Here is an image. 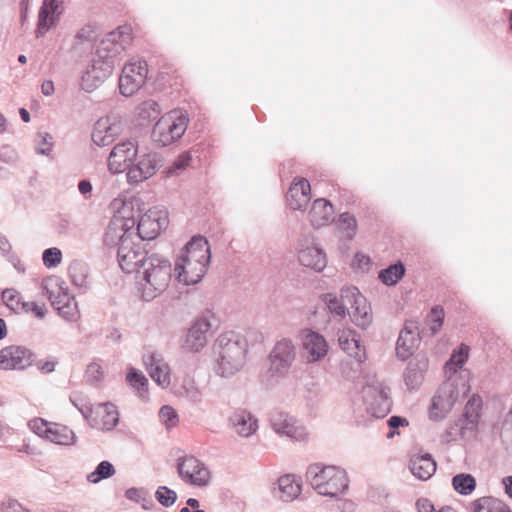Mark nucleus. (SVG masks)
I'll list each match as a JSON object with an SVG mask.
<instances>
[{
    "mask_svg": "<svg viewBox=\"0 0 512 512\" xmlns=\"http://www.w3.org/2000/svg\"><path fill=\"white\" fill-rule=\"evenodd\" d=\"M340 347L351 357L361 361V348L359 340L356 338L355 332H342L338 338Z\"/></svg>",
    "mask_w": 512,
    "mask_h": 512,
    "instance_id": "nucleus-40",
    "label": "nucleus"
},
{
    "mask_svg": "<svg viewBox=\"0 0 512 512\" xmlns=\"http://www.w3.org/2000/svg\"><path fill=\"white\" fill-rule=\"evenodd\" d=\"M43 263L47 268L58 266L62 261V252L56 247L44 250L42 255Z\"/></svg>",
    "mask_w": 512,
    "mask_h": 512,
    "instance_id": "nucleus-55",
    "label": "nucleus"
},
{
    "mask_svg": "<svg viewBox=\"0 0 512 512\" xmlns=\"http://www.w3.org/2000/svg\"><path fill=\"white\" fill-rule=\"evenodd\" d=\"M481 408L482 399L477 395H473L465 406L463 416L459 418V425H461L462 430L470 429L471 433L476 431L480 419Z\"/></svg>",
    "mask_w": 512,
    "mask_h": 512,
    "instance_id": "nucleus-34",
    "label": "nucleus"
},
{
    "mask_svg": "<svg viewBox=\"0 0 512 512\" xmlns=\"http://www.w3.org/2000/svg\"><path fill=\"white\" fill-rule=\"evenodd\" d=\"M60 14L58 0H43L38 14L36 37H42L46 31L54 27Z\"/></svg>",
    "mask_w": 512,
    "mask_h": 512,
    "instance_id": "nucleus-30",
    "label": "nucleus"
},
{
    "mask_svg": "<svg viewBox=\"0 0 512 512\" xmlns=\"http://www.w3.org/2000/svg\"><path fill=\"white\" fill-rule=\"evenodd\" d=\"M177 472L182 481L192 486L205 487L211 480L209 468L192 455L177 459Z\"/></svg>",
    "mask_w": 512,
    "mask_h": 512,
    "instance_id": "nucleus-10",
    "label": "nucleus"
},
{
    "mask_svg": "<svg viewBox=\"0 0 512 512\" xmlns=\"http://www.w3.org/2000/svg\"><path fill=\"white\" fill-rule=\"evenodd\" d=\"M128 207L122 210L110 220L104 235V243L108 247L122 246L132 241L135 234L136 220L127 217Z\"/></svg>",
    "mask_w": 512,
    "mask_h": 512,
    "instance_id": "nucleus-7",
    "label": "nucleus"
},
{
    "mask_svg": "<svg viewBox=\"0 0 512 512\" xmlns=\"http://www.w3.org/2000/svg\"><path fill=\"white\" fill-rule=\"evenodd\" d=\"M155 498L162 506L171 507L177 499V494L166 486H160L155 492Z\"/></svg>",
    "mask_w": 512,
    "mask_h": 512,
    "instance_id": "nucleus-51",
    "label": "nucleus"
},
{
    "mask_svg": "<svg viewBox=\"0 0 512 512\" xmlns=\"http://www.w3.org/2000/svg\"><path fill=\"white\" fill-rule=\"evenodd\" d=\"M57 311L58 314L68 322H76L80 318L78 304L75 299L64 306L58 307Z\"/></svg>",
    "mask_w": 512,
    "mask_h": 512,
    "instance_id": "nucleus-50",
    "label": "nucleus"
},
{
    "mask_svg": "<svg viewBox=\"0 0 512 512\" xmlns=\"http://www.w3.org/2000/svg\"><path fill=\"white\" fill-rule=\"evenodd\" d=\"M79 412L82 416L88 421L90 426L92 425L93 416L96 414V406L93 407L92 404L85 399L81 398V406L78 407Z\"/></svg>",
    "mask_w": 512,
    "mask_h": 512,
    "instance_id": "nucleus-59",
    "label": "nucleus"
},
{
    "mask_svg": "<svg viewBox=\"0 0 512 512\" xmlns=\"http://www.w3.org/2000/svg\"><path fill=\"white\" fill-rule=\"evenodd\" d=\"M118 262L121 269L126 273L140 274L149 256L147 251L140 243L135 244L133 241L118 247Z\"/></svg>",
    "mask_w": 512,
    "mask_h": 512,
    "instance_id": "nucleus-15",
    "label": "nucleus"
},
{
    "mask_svg": "<svg viewBox=\"0 0 512 512\" xmlns=\"http://www.w3.org/2000/svg\"><path fill=\"white\" fill-rule=\"evenodd\" d=\"M425 336H427L426 329H420L417 321H406L396 343L397 357L401 360L407 359L418 348L421 339Z\"/></svg>",
    "mask_w": 512,
    "mask_h": 512,
    "instance_id": "nucleus-14",
    "label": "nucleus"
},
{
    "mask_svg": "<svg viewBox=\"0 0 512 512\" xmlns=\"http://www.w3.org/2000/svg\"><path fill=\"white\" fill-rule=\"evenodd\" d=\"M147 74L146 61L132 60L127 63L119 77L120 93L126 97L133 95L145 83Z\"/></svg>",
    "mask_w": 512,
    "mask_h": 512,
    "instance_id": "nucleus-11",
    "label": "nucleus"
},
{
    "mask_svg": "<svg viewBox=\"0 0 512 512\" xmlns=\"http://www.w3.org/2000/svg\"><path fill=\"white\" fill-rule=\"evenodd\" d=\"M72 283L78 288H86L88 285V265L80 260H74L68 268Z\"/></svg>",
    "mask_w": 512,
    "mask_h": 512,
    "instance_id": "nucleus-39",
    "label": "nucleus"
},
{
    "mask_svg": "<svg viewBox=\"0 0 512 512\" xmlns=\"http://www.w3.org/2000/svg\"><path fill=\"white\" fill-rule=\"evenodd\" d=\"M332 204L324 198L316 199L309 211V221L316 228L327 225L333 219Z\"/></svg>",
    "mask_w": 512,
    "mask_h": 512,
    "instance_id": "nucleus-33",
    "label": "nucleus"
},
{
    "mask_svg": "<svg viewBox=\"0 0 512 512\" xmlns=\"http://www.w3.org/2000/svg\"><path fill=\"white\" fill-rule=\"evenodd\" d=\"M30 427L39 436L45 437L47 439L50 423H47L43 419H35L30 422Z\"/></svg>",
    "mask_w": 512,
    "mask_h": 512,
    "instance_id": "nucleus-62",
    "label": "nucleus"
},
{
    "mask_svg": "<svg viewBox=\"0 0 512 512\" xmlns=\"http://www.w3.org/2000/svg\"><path fill=\"white\" fill-rule=\"evenodd\" d=\"M115 472L116 471L112 463L104 460L97 465L96 469L93 472L88 474L87 480L90 483H98L103 479L110 478L115 474Z\"/></svg>",
    "mask_w": 512,
    "mask_h": 512,
    "instance_id": "nucleus-47",
    "label": "nucleus"
},
{
    "mask_svg": "<svg viewBox=\"0 0 512 512\" xmlns=\"http://www.w3.org/2000/svg\"><path fill=\"white\" fill-rule=\"evenodd\" d=\"M33 363V353L23 346H8L0 350V369L24 370Z\"/></svg>",
    "mask_w": 512,
    "mask_h": 512,
    "instance_id": "nucleus-19",
    "label": "nucleus"
},
{
    "mask_svg": "<svg viewBox=\"0 0 512 512\" xmlns=\"http://www.w3.org/2000/svg\"><path fill=\"white\" fill-rule=\"evenodd\" d=\"M298 260L303 266L317 272L322 271L327 265L325 252L313 241L310 242V239L306 236L298 242Z\"/></svg>",
    "mask_w": 512,
    "mask_h": 512,
    "instance_id": "nucleus-20",
    "label": "nucleus"
},
{
    "mask_svg": "<svg viewBox=\"0 0 512 512\" xmlns=\"http://www.w3.org/2000/svg\"><path fill=\"white\" fill-rule=\"evenodd\" d=\"M390 389L384 382L373 380L363 387L362 394L366 410L375 418H383L390 411Z\"/></svg>",
    "mask_w": 512,
    "mask_h": 512,
    "instance_id": "nucleus-9",
    "label": "nucleus"
},
{
    "mask_svg": "<svg viewBox=\"0 0 512 512\" xmlns=\"http://www.w3.org/2000/svg\"><path fill=\"white\" fill-rule=\"evenodd\" d=\"M464 376H449L438 388L429 410L430 418L442 420L451 411L461 396L469 392Z\"/></svg>",
    "mask_w": 512,
    "mask_h": 512,
    "instance_id": "nucleus-5",
    "label": "nucleus"
},
{
    "mask_svg": "<svg viewBox=\"0 0 512 512\" xmlns=\"http://www.w3.org/2000/svg\"><path fill=\"white\" fill-rule=\"evenodd\" d=\"M1 510L2 512H30L20 502L11 498L2 503Z\"/></svg>",
    "mask_w": 512,
    "mask_h": 512,
    "instance_id": "nucleus-60",
    "label": "nucleus"
},
{
    "mask_svg": "<svg viewBox=\"0 0 512 512\" xmlns=\"http://www.w3.org/2000/svg\"><path fill=\"white\" fill-rule=\"evenodd\" d=\"M167 224L166 211L157 208L149 209L137 221L134 237L141 238L142 240L154 239L167 227Z\"/></svg>",
    "mask_w": 512,
    "mask_h": 512,
    "instance_id": "nucleus-13",
    "label": "nucleus"
},
{
    "mask_svg": "<svg viewBox=\"0 0 512 512\" xmlns=\"http://www.w3.org/2000/svg\"><path fill=\"white\" fill-rule=\"evenodd\" d=\"M227 425L239 437L249 438L258 430V419L246 409H237L228 417Z\"/></svg>",
    "mask_w": 512,
    "mask_h": 512,
    "instance_id": "nucleus-23",
    "label": "nucleus"
},
{
    "mask_svg": "<svg viewBox=\"0 0 512 512\" xmlns=\"http://www.w3.org/2000/svg\"><path fill=\"white\" fill-rule=\"evenodd\" d=\"M408 420L406 418L400 417V416H392L388 420V426L390 427L391 431L387 434V438H392L395 435V429L399 428L400 426H407Z\"/></svg>",
    "mask_w": 512,
    "mask_h": 512,
    "instance_id": "nucleus-63",
    "label": "nucleus"
},
{
    "mask_svg": "<svg viewBox=\"0 0 512 512\" xmlns=\"http://www.w3.org/2000/svg\"><path fill=\"white\" fill-rule=\"evenodd\" d=\"M127 382L135 389L141 398H145L148 394V379L136 369L131 368L127 374Z\"/></svg>",
    "mask_w": 512,
    "mask_h": 512,
    "instance_id": "nucleus-46",
    "label": "nucleus"
},
{
    "mask_svg": "<svg viewBox=\"0 0 512 512\" xmlns=\"http://www.w3.org/2000/svg\"><path fill=\"white\" fill-rule=\"evenodd\" d=\"M143 362L150 377L162 388L170 385V367L160 353L152 352L144 355Z\"/></svg>",
    "mask_w": 512,
    "mask_h": 512,
    "instance_id": "nucleus-26",
    "label": "nucleus"
},
{
    "mask_svg": "<svg viewBox=\"0 0 512 512\" xmlns=\"http://www.w3.org/2000/svg\"><path fill=\"white\" fill-rule=\"evenodd\" d=\"M452 485L458 493L469 495L476 488V480L471 474L461 473L453 477Z\"/></svg>",
    "mask_w": 512,
    "mask_h": 512,
    "instance_id": "nucleus-45",
    "label": "nucleus"
},
{
    "mask_svg": "<svg viewBox=\"0 0 512 512\" xmlns=\"http://www.w3.org/2000/svg\"><path fill=\"white\" fill-rule=\"evenodd\" d=\"M122 125L115 119L105 117L99 119L92 131V141L95 145L104 147L112 144L122 133Z\"/></svg>",
    "mask_w": 512,
    "mask_h": 512,
    "instance_id": "nucleus-25",
    "label": "nucleus"
},
{
    "mask_svg": "<svg viewBox=\"0 0 512 512\" xmlns=\"http://www.w3.org/2000/svg\"><path fill=\"white\" fill-rule=\"evenodd\" d=\"M132 41L129 26H120L108 33L99 43L90 66L81 76V87L92 92L99 87L113 72L116 58L121 55Z\"/></svg>",
    "mask_w": 512,
    "mask_h": 512,
    "instance_id": "nucleus-1",
    "label": "nucleus"
},
{
    "mask_svg": "<svg viewBox=\"0 0 512 512\" xmlns=\"http://www.w3.org/2000/svg\"><path fill=\"white\" fill-rule=\"evenodd\" d=\"M301 493V484L294 475H284L278 479V488L275 489V496L284 502L295 500Z\"/></svg>",
    "mask_w": 512,
    "mask_h": 512,
    "instance_id": "nucleus-35",
    "label": "nucleus"
},
{
    "mask_svg": "<svg viewBox=\"0 0 512 512\" xmlns=\"http://www.w3.org/2000/svg\"><path fill=\"white\" fill-rule=\"evenodd\" d=\"M43 288L55 310L75 299L74 296L69 293L68 287L65 286V283L59 279L51 280L46 283Z\"/></svg>",
    "mask_w": 512,
    "mask_h": 512,
    "instance_id": "nucleus-32",
    "label": "nucleus"
},
{
    "mask_svg": "<svg viewBox=\"0 0 512 512\" xmlns=\"http://www.w3.org/2000/svg\"><path fill=\"white\" fill-rule=\"evenodd\" d=\"M473 512H511L508 505L494 497H482L472 503Z\"/></svg>",
    "mask_w": 512,
    "mask_h": 512,
    "instance_id": "nucleus-38",
    "label": "nucleus"
},
{
    "mask_svg": "<svg viewBox=\"0 0 512 512\" xmlns=\"http://www.w3.org/2000/svg\"><path fill=\"white\" fill-rule=\"evenodd\" d=\"M306 479L318 494L331 498H337L349 487L345 470L337 466L312 464L306 471Z\"/></svg>",
    "mask_w": 512,
    "mask_h": 512,
    "instance_id": "nucleus-4",
    "label": "nucleus"
},
{
    "mask_svg": "<svg viewBox=\"0 0 512 512\" xmlns=\"http://www.w3.org/2000/svg\"><path fill=\"white\" fill-rule=\"evenodd\" d=\"M87 374L95 381H100L103 377V371L100 365L91 363L87 368Z\"/></svg>",
    "mask_w": 512,
    "mask_h": 512,
    "instance_id": "nucleus-64",
    "label": "nucleus"
},
{
    "mask_svg": "<svg viewBox=\"0 0 512 512\" xmlns=\"http://www.w3.org/2000/svg\"><path fill=\"white\" fill-rule=\"evenodd\" d=\"M311 198V186L305 178H295L290 185L287 201L293 210H304Z\"/></svg>",
    "mask_w": 512,
    "mask_h": 512,
    "instance_id": "nucleus-29",
    "label": "nucleus"
},
{
    "mask_svg": "<svg viewBox=\"0 0 512 512\" xmlns=\"http://www.w3.org/2000/svg\"><path fill=\"white\" fill-rule=\"evenodd\" d=\"M302 347L307 362L314 363L320 361L327 355L328 344L325 338L311 329H305L301 332Z\"/></svg>",
    "mask_w": 512,
    "mask_h": 512,
    "instance_id": "nucleus-22",
    "label": "nucleus"
},
{
    "mask_svg": "<svg viewBox=\"0 0 512 512\" xmlns=\"http://www.w3.org/2000/svg\"><path fill=\"white\" fill-rule=\"evenodd\" d=\"M53 138L48 132H39L35 138V150L38 154L49 155L52 151Z\"/></svg>",
    "mask_w": 512,
    "mask_h": 512,
    "instance_id": "nucleus-49",
    "label": "nucleus"
},
{
    "mask_svg": "<svg viewBox=\"0 0 512 512\" xmlns=\"http://www.w3.org/2000/svg\"><path fill=\"white\" fill-rule=\"evenodd\" d=\"M1 299L5 305L14 312L20 311L22 303L20 294L14 289H5L1 294Z\"/></svg>",
    "mask_w": 512,
    "mask_h": 512,
    "instance_id": "nucleus-52",
    "label": "nucleus"
},
{
    "mask_svg": "<svg viewBox=\"0 0 512 512\" xmlns=\"http://www.w3.org/2000/svg\"><path fill=\"white\" fill-rule=\"evenodd\" d=\"M469 347L462 344L458 351H454L450 359L445 364L446 373H451L450 376H458L456 373L462 368L468 359ZM459 376H462L461 374Z\"/></svg>",
    "mask_w": 512,
    "mask_h": 512,
    "instance_id": "nucleus-41",
    "label": "nucleus"
},
{
    "mask_svg": "<svg viewBox=\"0 0 512 512\" xmlns=\"http://www.w3.org/2000/svg\"><path fill=\"white\" fill-rule=\"evenodd\" d=\"M339 225L346 231V235L349 239L353 238L356 234L357 221L350 213L345 212L340 214Z\"/></svg>",
    "mask_w": 512,
    "mask_h": 512,
    "instance_id": "nucleus-54",
    "label": "nucleus"
},
{
    "mask_svg": "<svg viewBox=\"0 0 512 512\" xmlns=\"http://www.w3.org/2000/svg\"><path fill=\"white\" fill-rule=\"evenodd\" d=\"M341 296L344 301L349 302L347 312L351 321L361 329H367L373 320L372 310L366 298L355 286H346L341 289Z\"/></svg>",
    "mask_w": 512,
    "mask_h": 512,
    "instance_id": "nucleus-8",
    "label": "nucleus"
},
{
    "mask_svg": "<svg viewBox=\"0 0 512 512\" xmlns=\"http://www.w3.org/2000/svg\"><path fill=\"white\" fill-rule=\"evenodd\" d=\"M160 418L167 427L174 426L178 421V416L171 406L165 405L160 409Z\"/></svg>",
    "mask_w": 512,
    "mask_h": 512,
    "instance_id": "nucleus-58",
    "label": "nucleus"
},
{
    "mask_svg": "<svg viewBox=\"0 0 512 512\" xmlns=\"http://www.w3.org/2000/svg\"><path fill=\"white\" fill-rule=\"evenodd\" d=\"M429 367V360L424 354L411 358L403 373V379L408 390L416 391L422 385Z\"/></svg>",
    "mask_w": 512,
    "mask_h": 512,
    "instance_id": "nucleus-24",
    "label": "nucleus"
},
{
    "mask_svg": "<svg viewBox=\"0 0 512 512\" xmlns=\"http://www.w3.org/2000/svg\"><path fill=\"white\" fill-rule=\"evenodd\" d=\"M20 310H23L26 313H32L35 317L42 319L46 314V308L44 305H38L33 301H22Z\"/></svg>",
    "mask_w": 512,
    "mask_h": 512,
    "instance_id": "nucleus-57",
    "label": "nucleus"
},
{
    "mask_svg": "<svg viewBox=\"0 0 512 512\" xmlns=\"http://www.w3.org/2000/svg\"><path fill=\"white\" fill-rule=\"evenodd\" d=\"M405 274V267L401 262L390 265L379 272V279L386 285H395Z\"/></svg>",
    "mask_w": 512,
    "mask_h": 512,
    "instance_id": "nucleus-43",
    "label": "nucleus"
},
{
    "mask_svg": "<svg viewBox=\"0 0 512 512\" xmlns=\"http://www.w3.org/2000/svg\"><path fill=\"white\" fill-rule=\"evenodd\" d=\"M138 142L136 139H127L116 144L110 152L108 167L112 173H120L136 160Z\"/></svg>",
    "mask_w": 512,
    "mask_h": 512,
    "instance_id": "nucleus-16",
    "label": "nucleus"
},
{
    "mask_svg": "<svg viewBox=\"0 0 512 512\" xmlns=\"http://www.w3.org/2000/svg\"><path fill=\"white\" fill-rule=\"evenodd\" d=\"M180 256L208 267L211 259L208 241L203 236L192 237L182 249Z\"/></svg>",
    "mask_w": 512,
    "mask_h": 512,
    "instance_id": "nucleus-28",
    "label": "nucleus"
},
{
    "mask_svg": "<svg viewBox=\"0 0 512 512\" xmlns=\"http://www.w3.org/2000/svg\"><path fill=\"white\" fill-rule=\"evenodd\" d=\"M143 265L144 268L137 276L140 279L141 297L151 301L168 288L172 279V265L158 254H151Z\"/></svg>",
    "mask_w": 512,
    "mask_h": 512,
    "instance_id": "nucleus-3",
    "label": "nucleus"
},
{
    "mask_svg": "<svg viewBox=\"0 0 512 512\" xmlns=\"http://www.w3.org/2000/svg\"><path fill=\"white\" fill-rule=\"evenodd\" d=\"M272 429L279 435L301 441L307 436V431L293 416L286 413H275L270 418Z\"/></svg>",
    "mask_w": 512,
    "mask_h": 512,
    "instance_id": "nucleus-21",
    "label": "nucleus"
},
{
    "mask_svg": "<svg viewBox=\"0 0 512 512\" xmlns=\"http://www.w3.org/2000/svg\"><path fill=\"white\" fill-rule=\"evenodd\" d=\"M188 123L189 118L185 111L180 109L171 110L155 123L152 130V139L160 146H168L184 135Z\"/></svg>",
    "mask_w": 512,
    "mask_h": 512,
    "instance_id": "nucleus-6",
    "label": "nucleus"
},
{
    "mask_svg": "<svg viewBox=\"0 0 512 512\" xmlns=\"http://www.w3.org/2000/svg\"><path fill=\"white\" fill-rule=\"evenodd\" d=\"M192 157L189 152H184L180 154L171 164V166L167 169L168 175H177L180 171L185 170L190 162Z\"/></svg>",
    "mask_w": 512,
    "mask_h": 512,
    "instance_id": "nucleus-53",
    "label": "nucleus"
},
{
    "mask_svg": "<svg viewBox=\"0 0 512 512\" xmlns=\"http://www.w3.org/2000/svg\"><path fill=\"white\" fill-rule=\"evenodd\" d=\"M159 168L160 160L156 153L143 154L127 167V180L130 184H138L156 174Z\"/></svg>",
    "mask_w": 512,
    "mask_h": 512,
    "instance_id": "nucleus-17",
    "label": "nucleus"
},
{
    "mask_svg": "<svg viewBox=\"0 0 512 512\" xmlns=\"http://www.w3.org/2000/svg\"><path fill=\"white\" fill-rule=\"evenodd\" d=\"M410 471L419 480H428L436 471V462L430 454L415 456L410 460Z\"/></svg>",
    "mask_w": 512,
    "mask_h": 512,
    "instance_id": "nucleus-36",
    "label": "nucleus"
},
{
    "mask_svg": "<svg viewBox=\"0 0 512 512\" xmlns=\"http://www.w3.org/2000/svg\"><path fill=\"white\" fill-rule=\"evenodd\" d=\"M323 301L333 315L340 318H344L346 316L349 302L344 301L341 295L338 298L337 295L333 293H326L323 295Z\"/></svg>",
    "mask_w": 512,
    "mask_h": 512,
    "instance_id": "nucleus-42",
    "label": "nucleus"
},
{
    "mask_svg": "<svg viewBox=\"0 0 512 512\" xmlns=\"http://www.w3.org/2000/svg\"><path fill=\"white\" fill-rule=\"evenodd\" d=\"M460 419H458L454 425L450 426L446 432L442 436V440L444 442H451L456 440L457 436L466 437L467 435H472L473 433L470 432V429H461V425H459Z\"/></svg>",
    "mask_w": 512,
    "mask_h": 512,
    "instance_id": "nucleus-56",
    "label": "nucleus"
},
{
    "mask_svg": "<svg viewBox=\"0 0 512 512\" xmlns=\"http://www.w3.org/2000/svg\"><path fill=\"white\" fill-rule=\"evenodd\" d=\"M212 351L215 374L222 378H230L244 367L248 343L244 336L228 331L216 338Z\"/></svg>",
    "mask_w": 512,
    "mask_h": 512,
    "instance_id": "nucleus-2",
    "label": "nucleus"
},
{
    "mask_svg": "<svg viewBox=\"0 0 512 512\" xmlns=\"http://www.w3.org/2000/svg\"><path fill=\"white\" fill-rule=\"evenodd\" d=\"M181 391V395L193 404H199L203 400L202 391L192 379L184 380Z\"/></svg>",
    "mask_w": 512,
    "mask_h": 512,
    "instance_id": "nucleus-48",
    "label": "nucleus"
},
{
    "mask_svg": "<svg viewBox=\"0 0 512 512\" xmlns=\"http://www.w3.org/2000/svg\"><path fill=\"white\" fill-rule=\"evenodd\" d=\"M296 358V348L290 339L278 341L269 355L270 371L273 375L284 377Z\"/></svg>",
    "mask_w": 512,
    "mask_h": 512,
    "instance_id": "nucleus-12",
    "label": "nucleus"
},
{
    "mask_svg": "<svg viewBox=\"0 0 512 512\" xmlns=\"http://www.w3.org/2000/svg\"><path fill=\"white\" fill-rule=\"evenodd\" d=\"M47 439L58 445H73L77 437L69 427L62 424L50 423Z\"/></svg>",
    "mask_w": 512,
    "mask_h": 512,
    "instance_id": "nucleus-37",
    "label": "nucleus"
},
{
    "mask_svg": "<svg viewBox=\"0 0 512 512\" xmlns=\"http://www.w3.org/2000/svg\"><path fill=\"white\" fill-rule=\"evenodd\" d=\"M119 422V413L115 405L111 403H101L96 405V414L93 416L91 427L111 431Z\"/></svg>",
    "mask_w": 512,
    "mask_h": 512,
    "instance_id": "nucleus-31",
    "label": "nucleus"
},
{
    "mask_svg": "<svg viewBox=\"0 0 512 512\" xmlns=\"http://www.w3.org/2000/svg\"><path fill=\"white\" fill-rule=\"evenodd\" d=\"M444 309L436 306L432 308L431 312L425 320V329L427 336H434L441 328L444 321Z\"/></svg>",
    "mask_w": 512,
    "mask_h": 512,
    "instance_id": "nucleus-44",
    "label": "nucleus"
},
{
    "mask_svg": "<svg viewBox=\"0 0 512 512\" xmlns=\"http://www.w3.org/2000/svg\"><path fill=\"white\" fill-rule=\"evenodd\" d=\"M211 323L205 317L197 319L187 330L182 348L187 352H200L208 343L211 336Z\"/></svg>",
    "mask_w": 512,
    "mask_h": 512,
    "instance_id": "nucleus-18",
    "label": "nucleus"
},
{
    "mask_svg": "<svg viewBox=\"0 0 512 512\" xmlns=\"http://www.w3.org/2000/svg\"><path fill=\"white\" fill-rule=\"evenodd\" d=\"M207 266L179 255L175 263L176 279L184 285L198 283L206 273Z\"/></svg>",
    "mask_w": 512,
    "mask_h": 512,
    "instance_id": "nucleus-27",
    "label": "nucleus"
},
{
    "mask_svg": "<svg viewBox=\"0 0 512 512\" xmlns=\"http://www.w3.org/2000/svg\"><path fill=\"white\" fill-rule=\"evenodd\" d=\"M502 437L505 439V441L510 442V450L512 453V406L510 411L506 415L503 424Z\"/></svg>",
    "mask_w": 512,
    "mask_h": 512,
    "instance_id": "nucleus-61",
    "label": "nucleus"
}]
</instances>
